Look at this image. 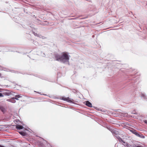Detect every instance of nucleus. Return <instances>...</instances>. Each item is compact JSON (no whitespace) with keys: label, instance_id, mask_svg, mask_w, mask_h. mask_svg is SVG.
Masks as SVG:
<instances>
[{"label":"nucleus","instance_id":"423d86ee","mask_svg":"<svg viewBox=\"0 0 147 147\" xmlns=\"http://www.w3.org/2000/svg\"><path fill=\"white\" fill-rule=\"evenodd\" d=\"M16 128L17 129H21L24 128V127L20 125H16Z\"/></svg>","mask_w":147,"mask_h":147},{"label":"nucleus","instance_id":"4468645a","mask_svg":"<svg viewBox=\"0 0 147 147\" xmlns=\"http://www.w3.org/2000/svg\"><path fill=\"white\" fill-rule=\"evenodd\" d=\"M144 121L145 123L147 124V120H145Z\"/></svg>","mask_w":147,"mask_h":147},{"label":"nucleus","instance_id":"9b49d317","mask_svg":"<svg viewBox=\"0 0 147 147\" xmlns=\"http://www.w3.org/2000/svg\"><path fill=\"white\" fill-rule=\"evenodd\" d=\"M5 94H6V95L7 96H9L12 94V93L11 92H6L5 93Z\"/></svg>","mask_w":147,"mask_h":147},{"label":"nucleus","instance_id":"0eeeda50","mask_svg":"<svg viewBox=\"0 0 147 147\" xmlns=\"http://www.w3.org/2000/svg\"><path fill=\"white\" fill-rule=\"evenodd\" d=\"M21 97L22 96H21L20 95H16L15 96V98H14V99L18 100H19V99L18 98Z\"/></svg>","mask_w":147,"mask_h":147},{"label":"nucleus","instance_id":"dca6fc26","mask_svg":"<svg viewBox=\"0 0 147 147\" xmlns=\"http://www.w3.org/2000/svg\"><path fill=\"white\" fill-rule=\"evenodd\" d=\"M0 147H5L4 146L0 145Z\"/></svg>","mask_w":147,"mask_h":147},{"label":"nucleus","instance_id":"f03ea898","mask_svg":"<svg viewBox=\"0 0 147 147\" xmlns=\"http://www.w3.org/2000/svg\"><path fill=\"white\" fill-rule=\"evenodd\" d=\"M55 57L56 60L61 61V55H60L58 54H55Z\"/></svg>","mask_w":147,"mask_h":147},{"label":"nucleus","instance_id":"f8f14e48","mask_svg":"<svg viewBox=\"0 0 147 147\" xmlns=\"http://www.w3.org/2000/svg\"><path fill=\"white\" fill-rule=\"evenodd\" d=\"M3 96V95L1 93H0V97H2Z\"/></svg>","mask_w":147,"mask_h":147},{"label":"nucleus","instance_id":"9d476101","mask_svg":"<svg viewBox=\"0 0 147 147\" xmlns=\"http://www.w3.org/2000/svg\"><path fill=\"white\" fill-rule=\"evenodd\" d=\"M11 102L12 103H14L16 102V101L14 99V98H11Z\"/></svg>","mask_w":147,"mask_h":147},{"label":"nucleus","instance_id":"6e6552de","mask_svg":"<svg viewBox=\"0 0 147 147\" xmlns=\"http://www.w3.org/2000/svg\"><path fill=\"white\" fill-rule=\"evenodd\" d=\"M0 109L3 113H4L5 111V109L3 107L0 106Z\"/></svg>","mask_w":147,"mask_h":147},{"label":"nucleus","instance_id":"2eb2a0df","mask_svg":"<svg viewBox=\"0 0 147 147\" xmlns=\"http://www.w3.org/2000/svg\"><path fill=\"white\" fill-rule=\"evenodd\" d=\"M136 147H142V146H137Z\"/></svg>","mask_w":147,"mask_h":147},{"label":"nucleus","instance_id":"1a4fd4ad","mask_svg":"<svg viewBox=\"0 0 147 147\" xmlns=\"http://www.w3.org/2000/svg\"><path fill=\"white\" fill-rule=\"evenodd\" d=\"M19 133L20 134H21L22 135L25 136L26 135V134L25 132L23 131H19Z\"/></svg>","mask_w":147,"mask_h":147},{"label":"nucleus","instance_id":"7ed1b4c3","mask_svg":"<svg viewBox=\"0 0 147 147\" xmlns=\"http://www.w3.org/2000/svg\"><path fill=\"white\" fill-rule=\"evenodd\" d=\"M62 99L69 102H72L71 100L69 97L65 98L64 97H62Z\"/></svg>","mask_w":147,"mask_h":147},{"label":"nucleus","instance_id":"39448f33","mask_svg":"<svg viewBox=\"0 0 147 147\" xmlns=\"http://www.w3.org/2000/svg\"><path fill=\"white\" fill-rule=\"evenodd\" d=\"M131 131L133 134H135L136 136L139 137H140V135L135 130H131Z\"/></svg>","mask_w":147,"mask_h":147},{"label":"nucleus","instance_id":"ddd939ff","mask_svg":"<svg viewBox=\"0 0 147 147\" xmlns=\"http://www.w3.org/2000/svg\"><path fill=\"white\" fill-rule=\"evenodd\" d=\"M11 99H7V101H9V102H11Z\"/></svg>","mask_w":147,"mask_h":147},{"label":"nucleus","instance_id":"20e7f679","mask_svg":"<svg viewBox=\"0 0 147 147\" xmlns=\"http://www.w3.org/2000/svg\"><path fill=\"white\" fill-rule=\"evenodd\" d=\"M86 102V105L89 107H92V104L89 101H87L85 102Z\"/></svg>","mask_w":147,"mask_h":147},{"label":"nucleus","instance_id":"f257e3e1","mask_svg":"<svg viewBox=\"0 0 147 147\" xmlns=\"http://www.w3.org/2000/svg\"><path fill=\"white\" fill-rule=\"evenodd\" d=\"M69 58L66 52H63L62 53L61 55V61L64 63L68 61Z\"/></svg>","mask_w":147,"mask_h":147}]
</instances>
